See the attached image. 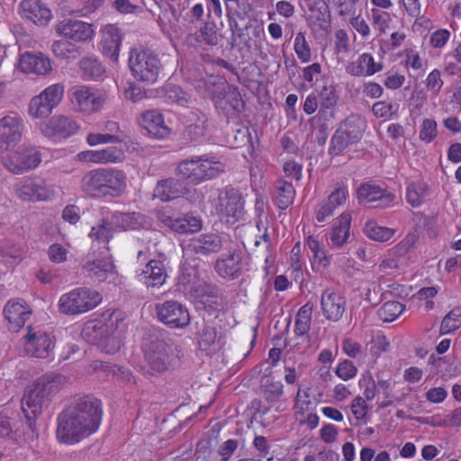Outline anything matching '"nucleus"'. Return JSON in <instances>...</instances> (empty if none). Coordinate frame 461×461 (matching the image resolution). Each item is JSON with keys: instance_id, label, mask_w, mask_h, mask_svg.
I'll return each instance as SVG.
<instances>
[{"instance_id": "55", "label": "nucleus", "mask_w": 461, "mask_h": 461, "mask_svg": "<svg viewBox=\"0 0 461 461\" xmlns=\"http://www.w3.org/2000/svg\"><path fill=\"white\" fill-rule=\"evenodd\" d=\"M370 344V353L375 357H379L381 353L386 352L390 347L388 339L381 331L373 336Z\"/></svg>"}, {"instance_id": "62", "label": "nucleus", "mask_w": 461, "mask_h": 461, "mask_svg": "<svg viewBox=\"0 0 461 461\" xmlns=\"http://www.w3.org/2000/svg\"><path fill=\"white\" fill-rule=\"evenodd\" d=\"M312 406V402L310 400V394L304 393V399H302V389L299 388L296 398H295V417L303 416L306 412L310 411Z\"/></svg>"}, {"instance_id": "5", "label": "nucleus", "mask_w": 461, "mask_h": 461, "mask_svg": "<svg viewBox=\"0 0 461 461\" xmlns=\"http://www.w3.org/2000/svg\"><path fill=\"white\" fill-rule=\"evenodd\" d=\"M225 171V166L207 155L192 157L180 161L176 174L193 185H199L219 176Z\"/></svg>"}, {"instance_id": "16", "label": "nucleus", "mask_w": 461, "mask_h": 461, "mask_svg": "<svg viewBox=\"0 0 461 461\" xmlns=\"http://www.w3.org/2000/svg\"><path fill=\"white\" fill-rule=\"evenodd\" d=\"M41 156L35 148H23L9 153L5 158V167L12 173L23 174L38 167Z\"/></svg>"}, {"instance_id": "24", "label": "nucleus", "mask_w": 461, "mask_h": 461, "mask_svg": "<svg viewBox=\"0 0 461 461\" xmlns=\"http://www.w3.org/2000/svg\"><path fill=\"white\" fill-rule=\"evenodd\" d=\"M321 308L323 316L330 321H339L346 310V299L340 294L326 289L321 294Z\"/></svg>"}, {"instance_id": "7", "label": "nucleus", "mask_w": 461, "mask_h": 461, "mask_svg": "<svg viewBox=\"0 0 461 461\" xmlns=\"http://www.w3.org/2000/svg\"><path fill=\"white\" fill-rule=\"evenodd\" d=\"M143 350L148 372L153 375L168 370L177 357L176 348L164 339H151L145 344Z\"/></svg>"}, {"instance_id": "42", "label": "nucleus", "mask_w": 461, "mask_h": 461, "mask_svg": "<svg viewBox=\"0 0 461 461\" xmlns=\"http://www.w3.org/2000/svg\"><path fill=\"white\" fill-rule=\"evenodd\" d=\"M283 384L280 381H275L272 377L267 376L262 381V393L268 402H276L283 395Z\"/></svg>"}, {"instance_id": "52", "label": "nucleus", "mask_w": 461, "mask_h": 461, "mask_svg": "<svg viewBox=\"0 0 461 461\" xmlns=\"http://www.w3.org/2000/svg\"><path fill=\"white\" fill-rule=\"evenodd\" d=\"M335 119V107L320 105L319 111L311 120V125H323L330 127Z\"/></svg>"}, {"instance_id": "51", "label": "nucleus", "mask_w": 461, "mask_h": 461, "mask_svg": "<svg viewBox=\"0 0 461 461\" xmlns=\"http://www.w3.org/2000/svg\"><path fill=\"white\" fill-rule=\"evenodd\" d=\"M100 164L120 163L125 158L123 150L115 146L98 149Z\"/></svg>"}, {"instance_id": "54", "label": "nucleus", "mask_w": 461, "mask_h": 461, "mask_svg": "<svg viewBox=\"0 0 461 461\" xmlns=\"http://www.w3.org/2000/svg\"><path fill=\"white\" fill-rule=\"evenodd\" d=\"M334 8L339 17L354 15L356 14V5L360 0H327Z\"/></svg>"}, {"instance_id": "46", "label": "nucleus", "mask_w": 461, "mask_h": 461, "mask_svg": "<svg viewBox=\"0 0 461 461\" xmlns=\"http://www.w3.org/2000/svg\"><path fill=\"white\" fill-rule=\"evenodd\" d=\"M206 118L204 115L199 117L196 122L189 124L185 131L184 138L190 142H201L205 135Z\"/></svg>"}, {"instance_id": "48", "label": "nucleus", "mask_w": 461, "mask_h": 461, "mask_svg": "<svg viewBox=\"0 0 461 461\" xmlns=\"http://www.w3.org/2000/svg\"><path fill=\"white\" fill-rule=\"evenodd\" d=\"M80 69L86 78H98L104 73V68L96 59L84 58L79 61Z\"/></svg>"}, {"instance_id": "47", "label": "nucleus", "mask_w": 461, "mask_h": 461, "mask_svg": "<svg viewBox=\"0 0 461 461\" xmlns=\"http://www.w3.org/2000/svg\"><path fill=\"white\" fill-rule=\"evenodd\" d=\"M319 98L320 105L336 107L339 96L336 94V89L331 82L324 81L320 89H316Z\"/></svg>"}, {"instance_id": "38", "label": "nucleus", "mask_w": 461, "mask_h": 461, "mask_svg": "<svg viewBox=\"0 0 461 461\" xmlns=\"http://www.w3.org/2000/svg\"><path fill=\"white\" fill-rule=\"evenodd\" d=\"M312 305L309 303L303 305L297 312L295 317L294 333L303 342H308L304 337L310 330L312 325Z\"/></svg>"}, {"instance_id": "41", "label": "nucleus", "mask_w": 461, "mask_h": 461, "mask_svg": "<svg viewBox=\"0 0 461 461\" xmlns=\"http://www.w3.org/2000/svg\"><path fill=\"white\" fill-rule=\"evenodd\" d=\"M363 231L367 238L378 242L389 240L395 233L394 229L380 226L373 220L366 222Z\"/></svg>"}, {"instance_id": "22", "label": "nucleus", "mask_w": 461, "mask_h": 461, "mask_svg": "<svg viewBox=\"0 0 461 461\" xmlns=\"http://www.w3.org/2000/svg\"><path fill=\"white\" fill-rule=\"evenodd\" d=\"M19 68L24 74L48 75L52 70L50 59L41 52L25 51L20 55Z\"/></svg>"}, {"instance_id": "4", "label": "nucleus", "mask_w": 461, "mask_h": 461, "mask_svg": "<svg viewBox=\"0 0 461 461\" xmlns=\"http://www.w3.org/2000/svg\"><path fill=\"white\" fill-rule=\"evenodd\" d=\"M123 312L119 310L105 311L100 320L87 322L84 328L86 336H92L97 347L104 353L114 354L119 351L122 339L118 331L122 324Z\"/></svg>"}, {"instance_id": "6", "label": "nucleus", "mask_w": 461, "mask_h": 461, "mask_svg": "<svg viewBox=\"0 0 461 461\" xmlns=\"http://www.w3.org/2000/svg\"><path fill=\"white\" fill-rule=\"evenodd\" d=\"M128 64L132 77L147 85L158 81L163 68L155 51L142 48H134L130 51Z\"/></svg>"}, {"instance_id": "25", "label": "nucleus", "mask_w": 461, "mask_h": 461, "mask_svg": "<svg viewBox=\"0 0 461 461\" xmlns=\"http://www.w3.org/2000/svg\"><path fill=\"white\" fill-rule=\"evenodd\" d=\"M83 271L85 275L97 282L112 281L116 276L115 266L109 257L86 261L83 265Z\"/></svg>"}, {"instance_id": "50", "label": "nucleus", "mask_w": 461, "mask_h": 461, "mask_svg": "<svg viewBox=\"0 0 461 461\" xmlns=\"http://www.w3.org/2000/svg\"><path fill=\"white\" fill-rule=\"evenodd\" d=\"M305 34V32H299L296 33L294 43V52L303 63L309 62L312 57L311 48L306 41Z\"/></svg>"}, {"instance_id": "36", "label": "nucleus", "mask_w": 461, "mask_h": 461, "mask_svg": "<svg viewBox=\"0 0 461 461\" xmlns=\"http://www.w3.org/2000/svg\"><path fill=\"white\" fill-rule=\"evenodd\" d=\"M295 189L291 183L284 179H278L276 181L273 200L279 209H286L293 203Z\"/></svg>"}, {"instance_id": "56", "label": "nucleus", "mask_w": 461, "mask_h": 461, "mask_svg": "<svg viewBox=\"0 0 461 461\" xmlns=\"http://www.w3.org/2000/svg\"><path fill=\"white\" fill-rule=\"evenodd\" d=\"M86 141L90 146H95L103 143H120L122 139L113 133H89Z\"/></svg>"}, {"instance_id": "49", "label": "nucleus", "mask_w": 461, "mask_h": 461, "mask_svg": "<svg viewBox=\"0 0 461 461\" xmlns=\"http://www.w3.org/2000/svg\"><path fill=\"white\" fill-rule=\"evenodd\" d=\"M461 326V308L450 311L443 319L440 325V334H447L456 330Z\"/></svg>"}, {"instance_id": "39", "label": "nucleus", "mask_w": 461, "mask_h": 461, "mask_svg": "<svg viewBox=\"0 0 461 461\" xmlns=\"http://www.w3.org/2000/svg\"><path fill=\"white\" fill-rule=\"evenodd\" d=\"M104 0H61L63 8L69 14L86 15L101 7Z\"/></svg>"}, {"instance_id": "29", "label": "nucleus", "mask_w": 461, "mask_h": 461, "mask_svg": "<svg viewBox=\"0 0 461 461\" xmlns=\"http://www.w3.org/2000/svg\"><path fill=\"white\" fill-rule=\"evenodd\" d=\"M351 220L349 212H343L334 221L328 234L329 245L340 249L348 243L350 237Z\"/></svg>"}, {"instance_id": "21", "label": "nucleus", "mask_w": 461, "mask_h": 461, "mask_svg": "<svg viewBox=\"0 0 461 461\" xmlns=\"http://www.w3.org/2000/svg\"><path fill=\"white\" fill-rule=\"evenodd\" d=\"M139 125L156 139L169 137L171 129L166 124L162 113L158 110H147L138 118Z\"/></svg>"}, {"instance_id": "1", "label": "nucleus", "mask_w": 461, "mask_h": 461, "mask_svg": "<svg viewBox=\"0 0 461 461\" xmlns=\"http://www.w3.org/2000/svg\"><path fill=\"white\" fill-rule=\"evenodd\" d=\"M101 402L90 395L75 398L59 415L57 438L74 444L95 432L102 420Z\"/></svg>"}, {"instance_id": "31", "label": "nucleus", "mask_w": 461, "mask_h": 461, "mask_svg": "<svg viewBox=\"0 0 461 461\" xmlns=\"http://www.w3.org/2000/svg\"><path fill=\"white\" fill-rule=\"evenodd\" d=\"M139 281L147 287H160L167 277L165 265L160 260H149L137 275Z\"/></svg>"}, {"instance_id": "37", "label": "nucleus", "mask_w": 461, "mask_h": 461, "mask_svg": "<svg viewBox=\"0 0 461 461\" xmlns=\"http://www.w3.org/2000/svg\"><path fill=\"white\" fill-rule=\"evenodd\" d=\"M198 344L202 350H216L221 346V335L215 326L206 323L199 332Z\"/></svg>"}, {"instance_id": "43", "label": "nucleus", "mask_w": 461, "mask_h": 461, "mask_svg": "<svg viewBox=\"0 0 461 461\" xmlns=\"http://www.w3.org/2000/svg\"><path fill=\"white\" fill-rule=\"evenodd\" d=\"M161 97L167 104H177L179 105H185L188 100L187 94L180 86L173 84L164 86Z\"/></svg>"}, {"instance_id": "11", "label": "nucleus", "mask_w": 461, "mask_h": 461, "mask_svg": "<svg viewBox=\"0 0 461 461\" xmlns=\"http://www.w3.org/2000/svg\"><path fill=\"white\" fill-rule=\"evenodd\" d=\"M64 94L62 84H53L33 96L28 107L30 116L35 119L47 118L61 102Z\"/></svg>"}, {"instance_id": "32", "label": "nucleus", "mask_w": 461, "mask_h": 461, "mask_svg": "<svg viewBox=\"0 0 461 461\" xmlns=\"http://www.w3.org/2000/svg\"><path fill=\"white\" fill-rule=\"evenodd\" d=\"M101 32L102 40L100 45L103 54L116 62L119 58L122 42L119 28L113 24H107L102 29Z\"/></svg>"}, {"instance_id": "33", "label": "nucleus", "mask_w": 461, "mask_h": 461, "mask_svg": "<svg viewBox=\"0 0 461 461\" xmlns=\"http://www.w3.org/2000/svg\"><path fill=\"white\" fill-rule=\"evenodd\" d=\"M382 69V63L375 62L373 56L369 53L361 54L346 67L347 73L354 77L372 76Z\"/></svg>"}, {"instance_id": "58", "label": "nucleus", "mask_w": 461, "mask_h": 461, "mask_svg": "<svg viewBox=\"0 0 461 461\" xmlns=\"http://www.w3.org/2000/svg\"><path fill=\"white\" fill-rule=\"evenodd\" d=\"M214 23H205L203 26L200 28V36L202 41L209 46H216L219 42V37L215 30Z\"/></svg>"}, {"instance_id": "26", "label": "nucleus", "mask_w": 461, "mask_h": 461, "mask_svg": "<svg viewBox=\"0 0 461 461\" xmlns=\"http://www.w3.org/2000/svg\"><path fill=\"white\" fill-rule=\"evenodd\" d=\"M4 314L9 323V329L18 330L30 318L32 311L22 299H12L4 308Z\"/></svg>"}, {"instance_id": "61", "label": "nucleus", "mask_w": 461, "mask_h": 461, "mask_svg": "<svg viewBox=\"0 0 461 461\" xmlns=\"http://www.w3.org/2000/svg\"><path fill=\"white\" fill-rule=\"evenodd\" d=\"M418 241V237L415 233H408L403 240H402L394 248V254L397 256H404L411 250Z\"/></svg>"}, {"instance_id": "34", "label": "nucleus", "mask_w": 461, "mask_h": 461, "mask_svg": "<svg viewBox=\"0 0 461 461\" xmlns=\"http://www.w3.org/2000/svg\"><path fill=\"white\" fill-rule=\"evenodd\" d=\"M184 184L176 178H167L158 182L154 189V196L161 201H170L184 195Z\"/></svg>"}, {"instance_id": "3", "label": "nucleus", "mask_w": 461, "mask_h": 461, "mask_svg": "<svg viewBox=\"0 0 461 461\" xmlns=\"http://www.w3.org/2000/svg\"><path fill=\"white\" fill-rule=\"evenodd\" d=\"M127 188V176L122 170L99 167L87 171L80 180L81 191L95 198L118 197Z\"/></svg>"}, {"instance_id": "57", "label": "nucleus", "mask_w": 461, "mask_h": 461, "mask_svg": "<svg viewBox=\"0 0 461 461\" xmlns=\"http://www.w3.org/2000/svg\"><path fill=\"white\" fill-rule=\"evenodd\" d=\"M438 124L433 119H424L420 131V139L427 143L431 142L437 136Z\"/></svg>"}, {"instance_id": "45", "label": "nucleus", "mask_w": 461, "mask_h": 461, "mask_svg": "<svg viewBox=\"0 0 461 461\" xmlns=\"http://www.w3.org/2000/svg\"><path fill=\"white\" fill-rule=\"evenodd\" d=\"M405 306L397 301H388L378 310L377 314L384 322H391L397 319L404 311Z\"/></svg>"}, {"instance_id": "20", "label": "nucleus", "mask_w": 461, "mask_h": 461, "mask_svg": "<svg viewBox=\"0 0 461 461\" xmlns=\"http://www.w3.org/2000/svg\"><path fill=\"white\" fill-rule=\"evenodd\" d=\"M73 98L80 112L92 113L102 109L107 99V95L83 86L74 91Z\"/></svg>"}, {"instance_id": "53", "label": "nucleus", "mask_w": 461, "mask_h": 461, "mask_svg": "<svg viewBox=\"0 0 461 461\" xmlns=\"http://www.w3.org/2000/svg\"><path fill=\"white\" fill-rule=\"evenodd\" d=\"M371 17L373 25L383 34L386 32L393 20L388 12L377 8L371 9Z\"/></svg>"}, {"instance_id": "63", "label": "nucleus", "mask_w": 461, "mask_h": 461, "mask_svg": "<svg viewBox=\"0 0 461 461\" xmlns=\"http://www.w3.org/2000/svg\"><path fill=\"white\" fill-rule=\"evenodd\" d=\"M350 16L349 24L362 36V38H368L371 30L367 22L360 14H354Z\"/></svg>"}, {"instance_id": "14", "label": "nucleus", "mask_w": 461, "mask_h": 461, "mask_svg": "<svg viewBox=\"0 0 461 461\" xmlns=\"http://www.w3.org/2000/svg\"><path fill=\"white\" fill-rule=\"evenodd\" d=\"M155 311L158 321L171 329L185 328L190 323L188 309L177 301L157 303Z\"/></svg>"}, {"instance_id": "60", "label": "nucleus", "mask_w": 461, "mask_h": 461, "mask_svg": "<svg viewBox=\"0 0 461 461\" xmlns=\"http://www.w3.org/2000/svg\"><path fill=\"white\" fill-rule=\"evenodd\" d=\"M357 369L350 360H344L340 362L336 367V375L344 381H348L356 376Z\"/></svg>"}, {"instance_id": "30", "label": "nucleus", "mask_w": 461, "mask_h": 461, "mask_svg": "<svg viewBox=\"0 0 461 461\" xmlns=\"http://www.w3.org/2000/svg\"><path fill=\"white\" fill-rule=\"evenodd\" d=\"M229 255L225 258L217 260L215 269L222 277L236 278L242 270V250L227 246Z\"/></svg>"}, {"instance_id": "9", "label": "nucleus", "mask_w": 461, "mask_h": 461, "mask_svg": "<svg viewBox=\"0 0 461 461\" xmlns=\"http://www.w3.org/2000/svg\"><path fill=\"white\" fill-rule=\"evenodd\" d=\"M366 126V121L362 117L349 115L332 136L330 153L339 155L350 145L357 143L362 138Z\"/></svg>"}, {"instance_id": "27", "label": "nucleus", "mask_w": 461, "mask_h": 461, "mask_svg": "<svg viewBox=\"0 0 461 461\" xmlns=\"http://www.w3.org/2000/svg\"><path fill=\"white\" fill-rule=\"evenodd\" d=\"M19 8L22 17L36 25H47L51 18L50 10L41 0H23Z\"/></svg>"}, {"instance_id": "64", "label": "nucleus", "mask_w": 461, "mask_h": 461, "mask_svg": "<svg viewBox=\"0 0 461 461\" xmlns=\"http://www.w3.org/2000/svg\"><path fill=\"white\" fill-rule=\"evenodd\" d=\"M160 221L167 226H168L172 230L178 233H185V221L183 217H173L170 215H167L162 213L159 216Z\"/></svg>"}, {"instance_id": "2", "label": "nucleus", "mask_w": 461, "mask_h": 461, "mask_svg": "<svg viewBox=\"0 0 461 461\" xmlns=\"http://www.w3.org/2000/svg\"><path fill=\"white\" fill-rule=\"evenodd\" d=\"M65 376L61 375H45L38 378L32 385L28 386L22 398V411L25 417V424L32 432V437L37 431L36 419L47 407L55 394H57Z\"/></svg>"}, {"instance_id": "13", "label": "nucleus", "mask_w": 461, "mask_h": 461, "mask_svg": "<svg viewBox=\"0 0 461 461\" xmlns=\"http://www.w3.org/2000/svg\"><path fill=\"white\" fill-rule=\"evenodd\" d=\"M16 195L23 201L37 202L50 200L55 194L53 185L40 177H24L14 187Z\"/></svg>"}, {"instance_id": "23", "label": "nucleus", "mask_w": 461, "mask_h": 461, "mask_svg": "<svg viewBox=\"0 0 461 461\" xmlns=\"http://www.w3.org/2000/svg\"><path fill=\"white\" fill-rule=\"evenodd\" d=\"M23 120L15 114H8L0 120V149H7L22 138Z\"/></svg>"}, {"instance_id": "10", "label": "nucleus", "mask_w": 461, "mask_h": 461, "mask_svg": "<svg viewBox=\"0 0 461 461\" xmlns=\"http://www.w3.org/2000/svg\"><path fill=\"white\" fill-rule=\"evenodd\" d=\"M244 203V198L239 189L225 186L218 191L215 211L221 220L234 223L242 217Z\"/></svg>"}, {"instance_id": "12", "label": "nucleus", "mask_w": 461, "mask_h": 461, "mask_svg": "<svg viewBox=\"0 0 461 461\" xmlns=\"http://www.w3.org/2000/svg\"><path fill=\"white\" fill-rule=\"evenodd\" d=\"M227 243H231L228 237H221L215 233L200 234L190 239L183 248L184 258L206 257L219 252Z\"/></svg>"}, {"instance_id": "59", "label": "nucleus", "mask_w": 461, "mask_h": 461, "mask_svg": "<svg viewBox=\"0 0 461 461\" xmlns=\"http://www.w3.org/2000/svg\"><path fill=\"white\" fill-rule=\"evenodd\" d=\"M109 225L111 224L104 221L102 224L93 227L89 233L90 238L100 242H108L112 237Z\"/></svg>"}, {"instance_id": "44", "label": "nucleus", "mask_w": 461, "mask_h": 461, "mask_svg": "<svg viewBox=\"0 0 461 461\" xmlns=\"http://www.w3.org/2000/svg\"><path fill=\"white\" fill-rule=\"evenodd\" d=\"M1 261L8 268L17 266L23 258L22 249L14 244H6L0 249Z\"/></svg>"}, {"instance_id": "35", "label": "nucleus", "mask_w": 461, "mask_h": 461, "mask_svg": "<svg viewBox=\"0 0 461 461\" xmlns=\"http://www.w3.org/2000/svg\"><path fill=\"white\" fill-rule=\"evenodd\" d=\"M429 196V185L423 180H414L406 185L405 199L413 208L421 206Z\"/></svg>"}, {"instance_id": "40", "label": "nucleus", "mask_w": 461, "mask_h": 461, "mask_svg": "<svg viewBox=\"0 0 461 461\" xmlns=\"http://www.w3.org/2000/svg\"><path fill=\"white\" fill-rule=\"evenodd\" d=\"M143 215L139 212H120L112 214L110 224L122 230L138 229L142 225Z\"/></svg>"}, {"instance_id": "28", "label": "nucleus", "mask_w": 461, "mask_h": 461, "mask_svg": "<svg viewBox=\"0 0 461 461\" xmlns=\"http://www.w3.org/2000/svg\"><path fill=\"white\" fill-rule=\"evenodd\" d=\"M78 128V123L73 118L66 115H55L42 127L41 131L49 137L68 138L75 134Z\"/></svg>"}, {"instance_id": "19", "label": "nucleus", "mask_w": 461, "mask_h": 461, "mask_svg": "<svg viewBox=\"0 0 461 461\" xmlns=\"http://www.w3.org/2000/svg\"><path fill=\"white\" fill-rule=\"evenodd\" d=\"M59 36L75 42L86 41L94 35L92 24L78 20L64 19L56 25Z\"/></svg>"}, {"instance_id": "18", "label": "nucleus", "mask_w": 461, "mask_h": 461, "mask_svg": "<svg viewBox=\"0 0 461 461\" xmlns=\"http://www.w3.org/2000/svg\"><path fill=\"white\" fill-rule=\"evenodd\" d=\"M212 101L215 108L225 115L240 113L245 106L238 88L230 85L223 86L220 92L213 93Z\"/></svg>"}, {"instance_id": "17", "label": "nucleus", "mask_w": 461, "mask_h": 461, "mask_svg": "<svg viewBox=\"0 0 461 461\" xmlns=\"http://www.w3.org/2000/svg\"><path fill=\"white\" fill-rule=\"evenodd\" d=\"M357 199L360 203L368 204L376 203L375 207L384 209L394 205L396 196L392 192L379 185L365 183L357 189Z\"/></svg>"}, {"instance_id": "8", "label": "nucleus", "mask_w": 461, "mask_h": 461, "mask_svg": "<svg viewBox=\"0 0 461 461\" xmlns=\"http://www.w3.org/2000/svg\"><path fill=\"white\" fill-rule=\"evenodd\" d=\"M102 302V296L95 290L79 287L64 294L59 300V310L67 315L86 312Z\"/></svg>"}, {"instance_id": "15", "label": "nucleus", "mask_w": 461, "mask_h": 461, "mask_svg": "<svg viewBox=\"0 0 461 461\" xmlns=\"http://www.w3.org/2000/svg\"><path fill=\"white\" fill-rule=\"evenodd\" d=\"M23 339L25 352L35 357H50L55 347L54 337L39 328L28 327Z\"/></svg>"}]
</instances>
